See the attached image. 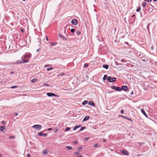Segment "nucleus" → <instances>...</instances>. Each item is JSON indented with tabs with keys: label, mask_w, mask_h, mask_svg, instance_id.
I'll return each mask as SVG.
<instances>
[{
	"label": "nucleus",
	"mask_w": 157,
	"mask_h": 157,
	"mask_svg": "<svg viewBox=\"0 0 157 157\" xmlns=\"http://www.w3.org/2000/svg\"><path fill=\"white\" fill-rule=\"evenodd\" d=\"M141 111L143 114L147 118H148V116L147 114L146 113L144 110L143 109H141Z\"/></svg>",
	"instance_id": "11"
},
{
	"label": "nucleus",
	"mask_w": 157,
	"mask_h": 157,
	"mask_svg": "<svg viewBox=\"0 0 157 157\" xmlns=\"http://www.w3.org/2000/svg\"><path fill=\"white\" fill-rule=\"evenodd\" d=\"M144 0L146 2H149V0Z\"/></svg>",
	"instance_id": "57"
},
{
	"label": "nucleus",
	"mask_w": 157,
	"mask_h": 157,
	"mask_svg": "<svg viewBox=\"0 0 157 157\" xmlns=\"http://www.w3.org/2000/svg\"><path fill=\"white\" fill-rule=\"evenodd\" d=\"M2 123L3 124H5V121H2Z\"/></svg>",
	"instance_id": "61"
},
{
	"label": "nucleus",
	"mask_w": 157,
	"mask_h": 157,
	"mask_svg": "<svg viewBox=\"0 0 157 157\" xmlns=\"http://www.w3.org/2000/svg\"><path fill=\"white\" fill-rule=\"evenodd\" d=\"M133 94V91H132L130 93V94L131 95H132Z\"/></svg>",
	"instance_id": "53"
},
{
	"label": "nucleus",
	"mask_w": 157,
	"mask_h": 157,
	"mask_svg": "<svg viewBox=\"0 0 157 157\" xmlns=\"http://www.w3.org/2000/svg\"><path fill=\"white\" fill-rule=\"evenodd\" d=\"M125 61V60L124 59H121V61L123 62H124Z\"/></svg>",
	"instance_id": "55"
},
{
	"label": "nucleus",
	"mask_w": 157,
	"mask_h": 157,
	"mask_svg": "<svg viewBox=\"0 0 157 157\" xmlns=\"http://www.w3.org/2000/svg\"><path fill=\"white\" fill-rule=\"evenodd\" d=\"M86 127L85 126H83L81 127V128L80 129L79 131H81L85 129L86 128Z\"/></svg>",
	"instance_id": "28"
},
{
	"label": "nucleus",
	"mask_w": 157,
	"mask_h": 157,
	"mask_svg": "<svg viewBox=\"0 0 157 157\" xmlns=\"http://www.w3.org/2000/svg\"><path fill=\"white\" fill-rule=\"evenodd\" d=\"M52 128H49L48 129V131H50V130H52Z\"/></svg>",
	"instance_id": "51"
},
{
	"label": "nucleus",
	"mask_w": 157,
	"mask_h": 157,
	"mask_svg": "<svg viewBox=\"0 0 157 157\" xmlns=\"http://www.w3.org/2000/svg\"><path fill=\"white\" fill-rule=\"evenodd\" d=\"M75 29H71V32L72 33H73L75 32Z\"/></svg>",
	"instance_id": "30"
},
{
	"label": "nucleus",
	"mask_w": 157,
	"mask_h": 157,
	"mask_svg": "<svg viewBox=\"0 0 157 157\" xmlns=\"http://www.w3.org/2000/svg\"><path fill=\"white\" fill-rule=\"evenodd\" d=\"M88 64L87 63H85L84 65V67L85 68L88 67Z\"/></svg>",
	"instance_id": "32"
},
{
	"label": "nucleus",
	"mask_w": 157,
	"mask_h": 157,
	"mask_svg": "<svg viewBox=\"0 0 157 157\" xmlns=\"http://www.w3.org/2000/svg\"><path fill=\"white\" fill-rule=\"evenodd\" d=\"M122 152L124 154L126 155L127 154L128 152L126 150H124L122 151Z\"/></svg>",
	"instance_id": "19"
},
{
	"label": "nucleus",
	"mask_w": 157,
	"mask_h": 157,
	"mask_svg": "<svg viewBox=\"0 0 157 157\" xmlns=\"http://www.w3.org/2000/svg\"><path fill=\"white\" fill-rule=\"evenodd\" d=\"M72 149V147H71L69 146V150L71 149Z\"/></svg>",
	"instance_id": "62"
},
{
	"label": "nucleus",
	"mask_w": 157,
	"mask_h": 157,
	"mask_svg": "<svg viewBox=\"0 0 157 157\" xmlns=\"http://www.w3.org/2000/svg\"><path fill=\"white\" fill-rule=\"evenodd\" d=\"M82 147H81L79 148H77V149L78 151H80L82 150Z\"/></svg>",
	"instance_id": "39"
},
{
	"label": "nucleus",
	"mask_w": 157,
	"mask_h": 157,
	"mask_svg": "<svg viewBox=\"0 0 157 157\" xmlns=\"http://www.w3.org/2000/svg\"><path fill=\"white\" fill-rule=\"evenodd\" d=\"M125 43L127 44H128V42H125Z\"/></svg>",
	"instance_id": "64"
},
{
	"label": "nucleus",
	"mask_w": 157,
	"mask_h": 157,
	"mask_svg": "<svg viewBox=\"0 0 157 157\" xmlns=\"http://www.w3.org/2000/svg\"><path fill=\"white\" fill-rule=\"evenodd\" d=\"M140 7H139L138 9H137L136 10V11L137 12H139L141 10Z\"/></svg>",
	"instance_id": "31"
},
{
	"label": "nucleus",
	"mask_w": 157,
	"mask_h": 157,
	"mask_svg": "<svg viewBox=\"0 0 157 157\" xmlns=\"http://www.w3.org/2000/svg\"><path fill=\"white\" fill-rule=\"evenodd\" d=\"M111 87L112 89H114L117 91H121V89L120 87L115 86L114 85L111 86Z\"/></svg>",
	"instance_id": "4"
},
{
	"label": "nucleus",
	"mask_w": 157,
	"mask_h": 157,
	"mask_svg": "<svg viewBox=\"0 0 157 157\" xmlns=\"http://www.w3.org/2000/svg\"><path fill=\"white\" fill-rule=\"evenodd\" d=\"M29 59L26 60H25L23 58V57H22L21 58V60H18L16 61V63L17 64H19L21 63H26L29 62Z\"/></svg>",
	"instance_id": "1"
},
{
	"label": "nucleus",
	"mask_w": 157,
	"mask_h": 157,
	"mask_svg": "<svg viewBox=\"0 0 157 157\" xmlns=\"http://www.w3.org/2000/svg\"><path fill=\"white\" fill-rule=\"evenodd\" d=\"M107 75H104L103 78V80H105L106 79H107Z\"/></svg>",
	"instance_id": "27"
},
{
	"label": "nucleus",
	"mask_w": 157,
	"mask_h": 157,
	"mask_svg": "<svg viewBox=\"0 0 157 157\" xmlns=\"http://www.w3.org/2000/svg\"><path fill=\"white\" fill-rule=\"evenodd\" d=\"M144 143H141V142L139 143V144L140 145H142Z\"/></svg>",
	"instance_id": "49"
},
{
	"label": "nucleus",
	"mask_w": 157,
	"mask_h": 157,
	"mask_svg": "<svg viewBox=\"0 0 157 157\" xmlns=\"http://www.w3.org/2000/svg\"><path fill=\"white\" fill-rule=\"evenodd\" d=\"M43 86H49V85L48 84V83H44V84H43Z\"/></svg>",
	"instance_id": "41"
},
{
	"label": "nucleus",
	"mask_w": 157,
	"mask_h": 157,
	"mask_svg": "<svg viewBox=\"0 0 157 157\" xmlns=\"http://www.w3.org/2000/svg\"><path fill=\"white\" fill-rule=\"evenodd\" d=\"M56 42L52 43L51 44V46H54V45H56Z\"/></svg>",
	"instance_id": "35"
},
{
	"label": "nucleus",
	"mask_w": 157,
	"mask_h": 157,
	"mask_svg": "<svg viewBox=\"0 0 157 157\" xmlns=\"http://www.w3.org/2000/svg\"><path fill=\"white\" fill-rule=\"evenodd\" d=\"M43 136L44 137H46L47 136V133H43Z\"/></svg>",
	"instance_id": "43"
},
{
	"label": "nucleus",
	"mask_w": 157,
	"mask_h": 157,
	"mask_svg": "<svg viewBox=\"0 0 157 157\" xmlns=\"http://www.w3.org/2000/svg\"><path fill=\"white\" fill-rule=\"evenodd\" d=\"M106 141V139H103V142H105Z\"/></svg>",
	"instance_id": "50"
},
{
	"label": "nucleus",
	"mask_w": 157,
	"mask_h": 157,
	"mask_svg": "<svg viewBox=\"0 0 157 157\" xmlns=\"http://www.w3.org/2000/svg\"><path fill=\"white\" fill-rule=\"evenodd\" d=\"M73 143L74 144H77L78 143V142L77 141H75L74 142H73Z\"/></svg>",
	"instance_id": "44"
},
{
	"label": "nucleus",
	"mask_w": 157,
	"mask_h": 157,
	"mask_svg": "<svg viewBox=\"0 0 157 157\" xmlns=\"http://www.w3.org/2000/svg\"><path fill=\"white\" fill-rule=\"evenodd\" d=\"M98 144H95L93 145V147H96L98 146Z\"/></svg>",
	"instance_id": "37"
},
{
	"label": "nucleus",
	"mask_w": 157,
	"mask_h": 157,
	"mask_svg": "<svg viewBox=\"0 0 157 157\" xmlns=\"http://www.w3.org/2000/svg\"><path fill=\"white\" fill-rule=\"evenodd\" d=\"M88 104L93 107H94L95 106L94 103L92 101H90L88 103Z\"/></svg>",
	"instance_id": "10"
},
{
	"label": "nucleus",
	"mask_w": 157,
	"mask_h": 157,
	"mask_svg": "<svg viewBox=\"0 0 157 157\" xmlns=\"http://www.w3.org/2000/svg\"><path fill=\"white\" fill-rule=\"evenodd\" d=\"M47 95L50 97H52V96H54L55 97H57V95L53 93H48L47 94Z\"/></svg>",
	"instance_id": "8"
},
{
	"label": "nucleus",
	"mask_w": 157,
	"mask_h": 157,
	"mask_svg": "<svg viewBox=\"0 0 157 157\" xmlns=\"http://www.w3.org/2000/svg\"><path fill=\"white\" fill-rule=\"evenodd\" d=\"M32 56L31 54L29 53H25L24 56V58L26 59L29 58L31 57Z\"/></svg>",
	"instance_id": "5"
},
{
	"label": "nucleus",
	"mask_w": 157,
	"mask_h": 157,
	"mask_svg": "<svg viewBox=\"0 0 157 157\" xmlns=\"http://www.w3.org/2000/svg\"><path fill=\"white\" fill-rule=\"evenodd\" d=\"M81 125H78L76 126L75 127H74L73 128V130L74 131L75 130L77 129V128H79L81 127Z\"/></svg>",
	"instance_id": "15"
},
{
	"label": "nucleus",
	"mask_w": 157,
	"mask_h": 157,
	"mask_svg": "<svg viewBox=\"0 0 157 157\" xmlns=\"http://www.w3.org/2000/svg\"><path fill=\"white\" fill-rule=\"evenodd\" d=\"M135 16V14H133L132 16V17H133Z\"/></svg>",
	"instance_id": "59"
},
{
	"label": "nucleus",
	"mask_w": 157,
	"mask_h": 157,
	"mask_svg": "<svg viewBox=\"0 0 157 157\" xmlns=\"http://www.w3.org/2000/svg\"><path fill=\"white\" fill-rule=\"evenodd\" d=\"M46 40H47V41L48 40V39L47 36H46Z\"/></svg>",
	"instance_id": "60"
},
{
	"label": "nucleus",
	"mask_w": 157,
	"mask_h": 157,
	"mask_svg": "<svg viewBox=\"0 0 157 157\" xmlns=\"http://www.w3.org/2000/svg\"><path fill=\"white\" fill-rule=\"evenodd\" d=\"M146 3L145 2H143L142 4V6L143 7H146Z\"/></svg>",
	"instance_id": "26"
},
{
	"label": "nucleus",
	"mask_w": 157,
	"mask_h": 157,
	"mask_svg": "<svg viewBox=\"0 0 157 157\" xmlns=\"http://www.w3.org/2000/svg\"><path fill=\"white\" fill-rule=\"evenodd\" d=\"M59 36L60 38H62L64 40H67L66 38L60 33L59 34Z\"/></svg>",
	"instance_id": "12"
},
{
	"label": "nucleus",
	"mask_w": 157,
	"mask_h": 157,
	"mask_svg": "<svg viewBox=\"0 0 157 157\" xmlns=\"http://www.w3.org/2000/svg\"><path fill=\"white\" fill-rule=\"evenodd\" d=\"M79 152H74L75 155H79Z\"/></svg>",
	"instance_id": "40"
},
{
	"label": "nucleus",
	"mask_w": 157,
	"mask_h": 157,
	"mask_svg": "<svg viewBox=\"0 0 157 157\" xmlns=\"http://www.w3.org/2000/svg\"><path fill=\"white\" fill-rule=\"evenodd\" d=\"M21 31L22 32V33H24V29H21Z\"/></svg>",
	"instance_id": "54"
},
{
	"label": "nucleus",
	"mask_w": 157,
	"mask_h": 157,
	"mask_svg": "<svg viewBox=\"0 0 157 157\" xmlns=\"http://www.w3.org/2000/svg\"><path fill=\"white\" fill-rule=\"evenodd\" d=\"M10 73L11 74H13L14 72L13 71H11Z\"/></svg>",
	"instance_id": "56"
},
{
	"label": "nucleus",
	"mask_w": 157,
	"mask_h": 157,
	"mask_svg": "<svg viewBox=\"0 0 157 157\" xmlns=\"http://www.w3.org/2000/svg\"><path fill=\"white\" fill-rule=\"evenodd\" d=\"M143 58H142L141 59L142 60V61H146L147 60V59L145 58V56L143 57Z\"/></svg>",
	"instance_id": "21"
},
{
	"label": "nucleus",
	"mask_w": 157,
	"mask_h": 157,
	"mask_svg": "<svg viewBox=\"0 0 157 157\" xmlns=\"http://www.w3.org/2000/svg\"><path fill=\"white\" fill-rule=\"evenodd\" d=\"M87 103H88L87 101L86 100H85L83 102L82 104V105H85L86 104H87Z\"/></svg>",
	"instance_id": "25"
},
{
	"label": "nucleus",
	"mask_w": 157,
	"mask_h": 157,
	"mask_svg": "<svg viewBox=\"0 0 157 157\" xmlns=\"http://www.w3.org/2000/svg\"><path fill=\"white\" fill-rule=\"evenodd\" d=\"M90 117L89 116H86L83 118L82 121H86L89 119Z\"/></svg>",
	"instance_id": "14"
},
{
	"label": "nucleus",
	"mask_w": 157,
	"mask_h": 157,
	"mask_svg": "<svg viewBox=\"0 0 157 157\" xmlns=\"http://www.w3.org/2000/svg\"><path fill=\"white\" fill-rule=\"evenodd\" d=\"M107 80L109 82H112L116 81V79L115 78H111V76H109L107 78Z\"/></svg>",
	"instance_id": "2"
},
{
	"label": "nucleus",
	"mask_w": 157,
	"mask_h": 157,
	"mask_svg": "<svg viewBox=\"0 0 157 157\" xmlns=\"http://www.w3.org/2000/svg\"><path fill=\"white\" fill-rule=\"evenodd\" d=\"M121 113H122V114L124 112V110H123V109L121 110Z\"/></svg>",
	"instance_id": "48"
},
{
	"label": "nucleus",
	"mask_w": 157,
	"mask_h": 157,
	"mask_svg": "<svg viewBox=\"0 0 157 157\" xmlns=\"http://www.w3.org/2000/svg\"><path fill=\"white\" fill-rule=\"evenodd\" d=\"M64 74V73H61V74H59V75L60 76H62V75H63Z\"/></svg>",
	"instance_id": "52"
},
{
	"label": "nucleus",
	"mask_w": 157,
	"mask_h": 157,
	"mask_svg": "<svg viewBox=\"0 0 157 157\" xmlns=\"http://www.w3.org/2000/svg\"><path fill=\"white\" fill-rule=\"evenodd\" d=\"M27 156L28 157H31V155L29 154H27Z\"/></svg>",
	"instance_id": "47"
},
{
	"label": "nucleus",
	"mask_w": 157,
	"mask_h": 157,
	"mask_svg": "<svg viewBox=\"0 0 157 157\" xmlns=\"http://www.w3.org/2000/svg\"><path fill=\"white\" fill-rule=\"evenodd\" d=\"M17 86H16V85L13 86H11V88H12V89H14V88H17Z\"/></svg>",
	"instance_id": "34"
},
{
	"label": "nucleus",
	"mask_w": 157,
	"mask_h": 157,
	"mask_svg": "<svg viewBox=\"0 0 157 157\" xmlns=\"http://www.w3.org/2000/svg\"><path fill=\"white\" fill-rule=\"evenodd\" d=\"M5 126H1L0 127V128H1V131L3 132V129H5Z\"/></svg>",
	"instance_id": "22"
},
{
	"label": "nucleus",
	"mask_w": 157,
	"mask_h": 157,
	"mask_svg": "<svg viewBox=\"0 0 157 157\" xmlns=\"http://www.w3.org/2000/svg\"><path fill=\"white\" fill-rule=\"evenodd\" d=\"M15 138V136H10L9 137V139H14Z\"/></svg>",
	"instance_id": "29"
},
{
	"label": "nucleus",
	"mask_w": 157,
	"mask_h": 157,
	"mask_svg": "<svg viewBox=\"0 0 157 157\" xmlns=\"http://www.w3.org/2000/svg\"><path fill=\"white\" fill-rule=\"evenodd\" d=\"M48 153V151L47 149H45L43 151V153L44 154V155H47Z\"/></svg>",
	"instance_id": "18"
},
{
	"label": "nucleus",
	"mask_w": 157,
	"mask_h": 157,
	"mask_svg": "<svg viewBox=\"0 0 157 157\" xmlns=\"http://www.w3.org/2000/svg\"><path fill=\"white\" fill-rule=\"evenodd\" d=\"M137 55L140 58H143V57L145 56V55L141 52H137Z\"/></svg>",
	"instance_id": "7"
},
{
	"label": "nucleus",
	"mask_w": 157,
	"mask_h": 157,
	"mask_svg": "<svg viewBox=\"0 0 157 157\" xmlns=\"http://www.w3.org/2000/svg\"><path fill=\"white\" fill-rule=\"evenodd\" d=\"M32 127L37 130H40L42 128L41 125L39 124L34 125H33Z\"/></svg>",
	"instance_id": "3"
},
{
	"label": "nucleus",
	"mask_w": 157,
	"mask_h": 157,
	"mask_svg": "<svg viewBox=\"0 0 157 157\" xmlns=\"http://www.w3.org/2000/svg\"><path fill=\"white\" fill-rule=\"evenodd\" d=\"M71 23L74 25H76L78 24V21L76 19H73L71 21Z\"/></svg>",
	"instance_id": "6"
},
{
	"label": "nucleus",
	"mask_w": 157,
	"mask_h": 157,
	"mask_svg": "<svg viewBox=\"0 0 157 157\" xmlns=\"http://www.w3.org/2000/svg\"><path fill=\"white\" fill-rule=\"evenodd\" d=\"M90 112L92 114L96 113L94 109H90L89 110Z\"/></svg>",
	"instance_id": "13"
},
{
	"label": "nucleus",
	"mask_w": 157,
	"mask_h": 157,
	"mask_svg": "<svg viewBox=\"0 0 157 157\" xmlns=\"http://www.w3.org/2000/svg\"><path fill=\"white\" fill-rule=\"evenodd\" d=\"M54 132H56L58 131V129H57V128H56L54 129Z\"/></svg>",
	"instance_id": "46"
},
{
	"label": "nucleus",
	"mask_w": 157,
	"mask_h": 157,
	"mask_svg": "<svg viewBox=\"0 0 157 157\" xmlns=\"http://www.w3.org/2000/svg\"><path fill=\"white\" fill-rule=\"evenodd\" d=\"M109 65L107 64H105L103 65L102 67L106 69H107L109 68Z\"/></svg>",
	"instance_id": "17"
},
{
	"label": "nucleus",
	"mask_w": 157,
	"mask_h": 157,
	"mask_svg": "<svg viewBox=\"0 0 157 157\" xmlns=\"http://www.w3.org/2000/svg\"><path fill=\"white\" fill-rule=\"evenodd\" d=\"M52 69H53V68L52 67H50V68H48L47 69V70L48 71H50L52 70Z\"/></svg>",
	"instance_id": "36"
},
{
	"label": "nucleus",
	"mask_w": 157,
	"mask_h": 157,
	"mask_svg": "<svg viewBox=\"0 0 157 157\" xmlns=\"http://www.w3.org/2000/svg\"><path fill=\"white\" fill-rule=\"evenodd\" d=\"M151 50H153V47H152H152L151 48Z\"/></svg>",
	"instance_id": "63"
},
{
	"label": "nucleus",
	"mask_w": 157,
	"mask_h": 157,
	"mask_svg": "<svg viewBox=\"0 0 157 157\" xmlns=\"http://www.w3.org/2000/svg\"><path fill=\"white\" fill-rule=\"evenodd\" d=\"M69 130V127H67L64 130V131L66 132Z\"/></svg>",
	"instance_id": "42"
},
{
	"label": "nucleus",
	"mask_w": 157,
	"mask_h": 157,
	"mask_svg": "<svg viewBox=\"0 0 157 157\" xmlns=\"http://www.w3.org/2000/svg\"><path fill=\"white\" fill-rule=\"evenodd\" d=\"M121 90H123L125 91H126L128 89V87L127 86H122L121 88Z\"/></svg>",
	"instance_id": "9"
},
{
	"label": "nucleus",
	"mask_w": 157,
	"mask_h": 157,
	"mask_svg": "<svg viewBox=\"0 0 157 157\" xmlns=\"http://www.w3.org/2000/svg\"><path fill=\"white\" fill-rule=\"evenodd\" d=\"M121 117H123L125 119H127L129 121H132V120L131 119V118H128L124 116H121Z\"/></svg>",
	"instance_id": "16"
},
{
	"label": "nucleus",
	"mask_w": 157,
	"mask_h": 157,
	"mask_svg": "<svg viewBox=\"0 0 157 157\" xmlns=\"http://www.w3.org/2000/svg\"><path fill=\"white\" fill-rule=\"evenodd\" d=\"M77 157H83L82 155L78 156Z\"/></svg>",
	"instance_id": "58"
},
{
	"label": "nucleus",
	"mask_w": 157,
	"mask_h": 157,
	"mask_svg": "<svg viewBox=\"0 0 157 157\" xmlns=\"http://www.w3.org/2000/svg\"><path fill=\"white\" fill-rule=\"evenodd\" d=\"M14 114H15V116H16L18 115V113H15Z\"/></svg>",
	"instance_id": "45"
},
{
	"label": "nucleus",
	"mask_w": 157,
	"mask_h": 157,
	"mask_svg": "<svg viewBox=\"0 0 157 157\" xmlns=\"http://www.w3.org/2000/svg\"><path fill=\"white\" fill-rule=\"evenodd\" d=\"M43 133L42 132H40L38 134V135L39 136H43Z\"/></svg>",
	"instance_id": "33"
},
{
	"label": "nucleus",
	"mask_w": 157,
	"mask_h": 157,
	"mask_svg": "<svg viewBox=\"0 0 157 157\" xmlns=\"http://www.w3.org/2000/svg\"><path fill=\"white\" fill-rule=\"evenodd\" d=\"M72 85L73 86H72V87H71L70 88H69V90H72L74 89V88H75V85L74 84H73Z\"/></svg>",
	"instance_id": "23"
},
{
	"label": "nucleus",
	"mask_w": 157,
	"mask_h": 157,
	"mask_svg": "<svg viewBox=\"0 0 157 157\" xmlns=\"http://www.w3.org/2000/svg\"><path fill=\"white\" fill-rule=\"evenodd\" d=\"M37 81V79L36 78H34L32 80H31V82H35Z\"/></svg>",
	"instance_id": "20"
},
{
	"label": "nucleus",
	"mask_w": 157,
	"mask_h": 157,
	"mask_svg": "<svg viewBox=\"0 0 157 157\" xmlns=\"http://www.w3.org/2000/svg\"><path fill=\"white\" fill-rule=\"evenodd\" d=\"M81 34V32L79 30H77L76 31V34L77 35H79Z\"/></svg>",
	"instance_id": "24"
},
{
	"label": "nucleus",
	"mask_w": 157,
	"mask_h": 157,
	"mask_svg": "<svg viewBox=\"0 0 157 157\" xmlns=\"http://www.w3.org/2000/svg\"><path fill=\"white\" fill-rule=\"evenodd\" d=\"M89 139V137H85L84 139L85 140H88Z\"/></svg>",
	"instance_id": "38"
}]
</instances>
